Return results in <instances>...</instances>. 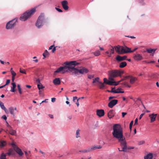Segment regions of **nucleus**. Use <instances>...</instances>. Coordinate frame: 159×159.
<instances>
[{"label":"nucleus","instance_id":"f257e3e1","mask_svg":"<svg viewBox=\"0 0 159 159\" xmlns=\"http://www.w3.org/2000/svg\"><path fill=\"white\" fill-rule=\"evenodd\" d=\"M112 134L113 137L118 139V142L126 141L122 128L120 124H115L113 125Z\"/></svg>","mask_w":159,"mask_h":159},{"label":"nucleus","instance_id":"f03ea898","mask_svg":"<svg viewBox=\"0 0 159 159\" xmlns=\"http://www.w3.org/2000/svg\"><path fill=\"white\" fill-rule=\"evenodd\" d=\"M64 64L66 66H60L57 70L54 71V73H59L64 70L65 72L71 71L72 66L74 65H78L80 63L76 61H66Z\"/></svg>","mask_w":159,"mask_h":159},{"label":"nucleus","instance_id":"7ed1b4c3","mask_svg":"<svg viewBox=\"0 0 159 159\" xmlns=\"http://www.w3.org/2000/svg\"><path fill=\"white\" fill-rule=\"evenodd\" d=\"M35 11V8H33L30 10L26 11L20 17V20L22 21H25L33 15Z\"/></svg>","mask_w":159,"mask_h":159},{"label":"nucleus","instance_id":"20e7f679","mask_svg":"<svg viewBox=\"0 0 159 159\" xmlns=\"http://www.w3.org/2000/svg\"><path fill=\"white\" fill-rule=\"evenodd\" d=\"M122 73H123L122 71L117 70L110 71L108 73V75L109 76L108 79L110 80H114L113 78L116 77L118 76H120Z\"/></svg>","mask_w":159,"mask_h":159},{"label":"nucleus","instance_id":"39448f33","mask_svg":"<svg viewBox=\"0 0 159 159\" xmlns=\"http://www.w3.org/2000/svg\"><path fill=\"white\" fill-rule=\"evenodd\" d=\"M45 22V19L44 14L41 13L37 20L35 25L38 28H40L43 25Z\"/></svg>","mask_w":159,"mask_h":159},{"label":"nucleus","instance_id":"423d86ee","mask_svg":"<svg viewBox=\"0 0 159 159\" xmlns=\"http://www.w3.org/2000/svg\"><path fill=\"white\" fill-rule=\"evenodd\" d=\"M17 21L16 18H15L8 22L6 25L7 29H10L13 28L16 25V23Z\"/></svg>","mask_w":159,"mask_h":159},{"label":"nucleus","instance_id":"0eeeda50","mask_svg":"<svg viewBox=\"0 0 159 159\" xmlns=\"http://www.w3.org/2000/svg\"><path fill=\"white\" fill-rule=\"evenodd\" d=\"M11 145L12 146L14 150L20 156H22L24 153L22 152L21 150L20 149L17 145L14 143H12Z\"/></svg>","mask_w":159,"mask_h":159},{"label":"nucleus","instance_id":"6e6552de","mask_svg":"<svg viewBox=\"0 0 159 159\" xmlns=\"http://www.w3.org/2000/svg\"><path fill=\"white\" fill-rule=\"evenodd\" d=\"M120 143V146L122 148V150H120L119 148H118L119 151L120 152H127V144L126 141L119 142Z\"/></svg>","mask_w":159,"mask_h":159},{"label":"nucleus","instance_id":"1a4fd4ad","mask_svg":"<svg viewBox=\"0 0 159 159\" xmlns=\"http://www.w3.org/2000/svg\"><path fill=\"white\" fill-rule=\"evenodd\" d=\"M115 49L116 52L119 54L124 53V47L118 45L115 47Z\"/></svg>","mask_w":159,"mask_h":159},{"label":"nucleus","instance_id":"9d476101","mask_svg":"<svg viewBox=\"0 0 159 159\" xmlns=\"http://www.w3.org/2000/svg\"><path fill=\"white\" fill-rule=\"evenodd\" d=\"M9 111L10 113L12 115L13 117H14L15 115L17 113L18 111L16 107H10L9 108Z\"/></svg>","mask_w":159,"mask_h":159},{"label":"nucleus","instance_id":"9b49d317","mask_svg":"<svg viewBox=\"0 0 159 159\" xmlns=\"http://www.w3.org/2000/svg\"><path fill=\"white\" fill-rule=\"evenodd\" d=\"M80 69H79V73L81 74H84L88 73L89 72V70L86 68L83 67H80Z\"/></svg>","mask_w":159,"mask_h":159},{"label":"nucleus","instance_id":"f8f14e48","mask_svg":"<svg viewBox=\"0 0 159 159\" xmlns=\"http://www.w3.org/2000/svg\"><path fill=\"white\" fill-rule=\"evenodd\" d=\"M117 100H112L109 103L108 106L110 108H112L117 103Z\"/></svg>","mask_w":159,"mask_h":159},{"label":"nucleus","instance_id":"ddd939ff","mask_svg":"<svg viewBox=\"0 0 159 159\" xmlns=\"http://www.w3.org/2000/svg\"><path fill=\"white\" fill-rule=\"evenodd\" d=\"M68 4V2L66 0H64L61 2V4L62 7L65 10H68L69 8Z\"/></svg>","mask_w":159,"mask_h":159},{"label":"nucleus","instance_id":"4468645a","mask_svg":"<svg viewBox=\"0 0 159 159\" xmlns=\"http://www.w3.org/2000/svg\"><path fill=\"white\" fill-rule=\"evenodd\" d=\"M105 112L103 110H97L96 111L97 115L99 117H101L104 115Z\"/></svg>","mask_w":159,"mask_h":159},{"label":"nucleus","instance_id":"2eb2a0df","mask_svg":"<svg viewBox=\"0 0 159 159\" xmlns=\"http://www.w3.org/2000/svg\"><path fill=\"white\" fill-rule=\"evenodd\" d=\"M104 83L110 85H114L115 81L113 80H108L106 78H104L103 79Z\"/></svg>","mask_w":159,"mask_h":159},{"label":"nucleus","instance_id":"dca6fc26","mask_svg":"<svg viewBox=\"0 0 159 159\" xmlns=\"http://www.w3.org/2000/svg\"><path fill=\"white\" fill-rule=\"evenodd\" d=\"M77 65H74L72 66V67L71 69V70H73L72 74H75L76 76H77L78 75V73H79V69L77 68H75V67L77 66Z\"/></svg>","mask_w":159,"mask_h":159},{"label":"nucleus","instance_id":"f3484780","mask_svg":"<svg viewBox=\"0 0 159 159\" xmlns=\"http://www.w3.org/2000/svg\"><path fill=\"white\" fill-rule=\"evenodd\" d=\"M125 79H128L130 78V82L131 84H133L137 80V79L134 77H133L129 75L125 77Z\"/></svg>","mask_w":159,"mask_h":159},{"label":"nucleus","instance_id":"a211bd4d","mask_svg":"<svg viewBox=\"0 0 159 159\" xmlns=\"http://www.w3.org/2000/svg\"><path fill=\"white\" fill-rule=\"evenodd\" d=\"M127 57L126 56L121 57L120 55H117L116 57V60L118 61H120L125 60Z\"/></svg>","mask_w":159,"mask_h":159},{"label":"nucleus","instance_id":"6ab92c4d","mask_svg":"<svg viewBox=\"0 0 159 159\" xmlns=\"http://www.w3.org/2000/svg\"><path fill=\"white\" fill-rule=\"evenodd\" d=\"M157 115V114H154L153 113L150 114L149 115V116L150 117L151 119V123H152L155 120Z\"/></svg>","mask_w":159,"mask_h":159},{"label":"nucleus","instance_id":"aec40b11","mask_svg":"<svg viewBox=\"0 0 159 159\" xmlns=\"http://www.w3.org/2000/svg\"><path fill=\"white\" fill-rule=\"evenodd\" d=\"M134 58L135 60L139 61L142 60L143 59V57L140 54H137L134 57Z\"/></svg>","mask_w":159,"mask_h":159},{"label":"nucleus","instance_id":"412c9836","mask_svg":"<svg viewBox=\"0 0 159 159\" xmlns=\"http://www.w3.org/2000/svg\"><path fill=\"white\" fill-rule=\"evenodd\" d=\"M12 86L11 87L10 91L12 92H14L16 91V85L15 82H13L11 83Z\"/></svg>","mask_w":159,"mask_h":159},{"label":"nucleus","instance_id":"4be33fe9","mask_svg":"<svg viewBox=\"0 0 159 159\" xmlns=\"http://www.w3.org/2000/svg\"><path fill=\"white\" fill-rule=\"evenodd\" d=\"M7 131H8L9 134L12 135H15L16 134V131L13 129L12 128L9 129V130H7L6 132Z\"/></svg>","mask_w":159,"mask_h":159},{"label":"nucleus","instance_id":"5701e85b","mask_svg":"<svg viewBox=\"0 0 159 159\" xmlns=\"http://www.w3.org/2000/svg\"><path fill=\"white\" fill-rule=\"evenodd\" d=\"M152 154L151 153H149L144 156V159H152Z\"/></svg>","mask_w":159,"mask_h":159},{"label":"nucleus","instance_id":"b1692460","mask_svg":"<svg viewBox=\"0 0 159 159\" xmlns=\"http://www.w3.org/2000/svg\"><path fill=\"white\" fill-rule=\"evenodd\" d=\"M0 107L6 113H7L8 112V110L4 106V103L2 102H0Z\"/></svg>","mask_w":159,"mask_h":159},{"label":"nucleus","instance_id":"393cba45","mask_svg":"<svg viewBox=\"0 0 159 159\" xmlns=\"http://www.w3.org/2000/svg\"><path fill=\"white\" fill-rule=\"evenodd\" d=\"M53 83L55 85H59L61 83V81L59 78H56L53 80Z\"/></svg>","mask_w":159,"mask_h":159},{"label":"nucleus","instance_id":"a878e982","mask_svg":"<svg viewBox=\"0 0 159 159\" xmlns=\"http://www.w3.org/2000/svg\"><path fill=\"white\" fill-rule=\"evenodd\" d=\"M113 111V110H110L107 114L108 117L109 118H112L114 116Z\"/></svg>","mask_w":159,"mask_h":159},{"label":"nucleus","instance_id":"bb28decb","mask_svg":"<svg viewBox=\"0 0 159 159\" xmlns=\"http://www.w3.org/2000/svg\"><path fill=\"white\" fill-rule=\"evenodd\" d=\"M25 153L26 156V159H30V157L31 156V152L30 151H29L28 152L25 151Z\"/></svg>","mask_w":159,"mask_h":159},{"label":"nucleus","instance_id":"cd10ccee","mask_svg":"<svg viewBox=\"0 0 159 159\" xmlns=\"http://www.w3.org/2000/svg\"><path fill=\"white\" fill-rule=\"evenodd\" d=\"M157 50V48L155 49H151L150 48L147 49V52L149 53H154L155 51Z\"/></svg>","mask_w":159,"mask_h":159},{"label":"nucleus","instance_id":"c85d7f7f","mask_svg":"<svg viewBox=\"0 0 159 159\" xmlns=\"http://www.w3.org/2000/svg\"><path fill=\"white\" fill-rule=\"evenodd\" d=\"M108 92H111V93H124V91L122 92H119L116 91V90L114 89V88H112L111 90H107Z\"/></svg>","mask_w":159,"mask_h":159},{"label":"nucleus","instance_id":"c756f323","mask_svg":"<svg viewBox=\"0 0 159 159\" xmlns=\"http://www.w3.org/2000/svg\"><path fill=\"white\" fill-rule=\"evenodd\" d=\"M7 144V143L6 141H1L0 142V148H2L5 146H6Z\"/></svg>","mask_w":159,"mask_h":159},{"label":"nucleus","instance_id":"7c9ffc66","mask_svg":"<svg viewBox=\"0 0 159 159\" xmlns=\"http://www.w3.org/2000/svg\"><path fill=\"white\" fill-rule=\"evenodd\" d=\"M127 65L126 62L125 61H123L121 62L119 65V67L120 68H123L125 66Z\"/></svg>","mask_w":159,"mask_h":159},{"label":"nucleus","instance_id":"2f4dec72","mask_svg":"<svg viewBox=\"0 0 159 159\" xmlns=\"http://www.w3.org/2000/svg\"><path fill=\"white\" fill-rule=\"evenodd\" d=\"M131 51L130 48L125 47H124V53L131 52H128L129 51Z\"/></svg>","mask_w":159,"mask_h":159},{"label":"nucleus","instance_id":"473e14b6","mask_svg":"<svg viewBox=\"0 0 159 159\" xmlns=\"http://www.w3.org/2000/svg\"><path fill=\"white\" fill-rule=\"evenodd\" d=\"M6 154L3 152L0 155V159H6Z\"/></svg>","mask_w":159,"mask_h":159},{"label":"nucleus","instance_id":"72a5a7b5","mask_svg":"<svg viewBox=\"0 0 159 159\" xmlns=\"http://www.w3.org/2000/svg\"><path fill=\"white\" fill-rule=\"evenodd\" d=\"M49 54V52H48V51L47 50H46L43 53V55L44 57L43 59H44L45 57H46V56H48Z\"/></svg>","mask_w":159,"mask_h":159},{"label":"nucleus","instance_id":"f704fd0d","mask_svg":"<svg viewBox=\"0 0 159 159\" xmlns=\"http://www.w3.org/2000/svg\"><path fill=\"white\" fill-rule=\"evenodd\" d=\"M80 130L79 129H78L76 131V138H78L80 137Z\"/></svg>","mask_w":159,"mask_h":159},{"label":"nucleus","instance_id":"c9c22d12","mask_svg":"<svg viewBox=\"0 0 159 159\" xmlns=\"http://www.w3.org/2000/svg\"><path fill=\"white\" fill-rule=\"evenodd\" d=\"M37 86L38 89L39 90L42 89H43L44 88V87L43 86L41 83H40V84H38L37 85Z\"/></svg>","mask_w":159,"mask_h":159},{"label":"nucleus","instance_id":"e433bc0d","mask_svg":"<svg viewBox=\"0 0 159 159\" xmlns=\"http://www.w3.org/2000/svg\"><path fill=\"white\" fill-rule=\"evenodd\" d=\"M13 151L12 149L11 148L10 149L8 150V152L6 153V155H11L12 154Z\"/></svg>","mask_w":159,"mask_h":159},{"label":"nucleus","instance_id":"4c0bfd02","mask_svg":"<svg viewBox=\"0 0 159 159\" xmlns=\"http://www.w3.org/2000/svg\"><path fill=\"white\" fill-rule=\"evenodd\" d=\"M17 87L18 89V91L19 92V93L20 94H22V91H21V88H20V85L19 84H18L17 85Z\"/></svg>","mask_w":159,"mask_h":159},{"label":"nucleus","instance_id":"58836bf2","mask_svg":"<svg viewBox=\"0 0 159 159\" xmlns=\"http://www.w3.org/2000/svg\"><path fill=\"white\" fill-rule=\"evenodd\" d=\"M98 83L99 84V87L101 89H103L104 87L103 84L101 82H98Z\"/></svg>","mask_w":159,"mask_h":159},{"label":"nucleus","instance_id":"ea45409f","mask_svg":"<svg viewBox=\"0 0 159 159\" xmlns=\"http://www.w3.org/2000/svg\"><path fill=\"white\" fill-rule=\"evenodd\" d=\"M93 150H95L96 149H100L102 148V146H94V147H92Z\"/></svg>","mask_w":159,"mask_h":159},{"label":"nucleus","instance_id":"a19ab883","mask_svg":"<svg viewBox=\"0 0 159 159\" xmlns=\"http://www.w3.org/2000/svg\"><path fill=\"white\" fill-rule=\"evenodd\" d=\"M112 48V49H111L110 50V54L108 56L109 57H110L111 56L112 54H113L114 53V48L113 47H111Z\"/></svg>","mask_w":159,"mask_h":159},{"label":"nucleus","instance_id":"79ce46f5","mask_svg":"<svg viewBox=\"0 0 159 159\" xmlns=\"http://www.w3.org/2000/svg\"><path fill=\"white\" fill-rule=\"evenodd\" d=\"M133 123H134L133 121L132 120L131 121V122L129 124V129H130L131 130L132 129V125H133Z\"/></svg>","mask_w":159,"mask_h":159},{"label":"nucleus","instance_id":"37998d69","mask_svg":"<svg viewBox=\"0 0 159 159\" xmlns=\"http://www.w3.org/2000/svg\"><path fill=\"white\" fill-rule=\"evenodd\" d=\"M94 54L96 56H98L100 54V52L98 50L95 52Z\"/></svg>","mask_w":159,"mask_h":159},{"label":"nucleus","instance_id":"c03bdc74","mask_svg":"<svg viewBox=\"0 0 159 159\" xmlns=\"http://www.w3.org/2000/svg\"><path fill=\"white\" fill-rule=\"evenodd\" d=\"M20 72L21 73L26 74V72L24 70H22L21 68L20 69Z\"/></svg>","mask_w":159,"mask_h":159},{"label":"nucleus","instance_id":"a18cd8bd","mask_svg":"<svg viewBox=\"0 0 159 159\" xmlns=\"http://www.w3.org/2000/svg\"><path fill=\"white\" fill-rule=\"evenodd\" d=\"M79 152H82L83 153H85L88 152L87 149H84V150H80L79 151Z\"/></svg>","mask_w":159,"mask_h":159},{"label":"nucleus","instance_id":"49530a36","mask_svg":"<svg viewBox=\"0 0 159 159\" xmlns=\"http://www.w3.org/2000/svg\"><path fill=\"white\" fill-rule=\"evenodd\" d=\"M87 149L88 152H91L93 150L92 147L91 148H88Z\"/></svg>","mask_w":159,"mask_h":159},{"label":"nucleus","instance_id":"de8ad7c7","mask_svg":"<svg viewBox=\"0 0 159 159\" xmlns=\"http://www.w3.org/2000/svg\"><path fill=\"white\" fill-rule=\"evenodd\" d=\"M88 78L89 79H91L92 78H93L94 77V75H88Z\"/></svg>","mask_w":159,"mask_h":159},{"label":"nucleus","instance_id":"09e8293b","mask_svg":"<svg viewBox=\"0 0 159 159\" xmlns=\"http://www.w3.org/2000/svg\"><path fill=\"white\" fill-rule=\"evenodd\" d=\"M11 74L12 75V77H15L16 75V74L15 72L14 71H12L11 72Z\"/></svg>","mask_w":159,"mask_h":159},{"label":"nucleus","instance_id":"8fccbe9b","mask_svg":"<svg viewBox=\"0 0 159 159\" xmlns=\"http://www.w3.org/2000/svg\"><path fill=\"white\" fill-rule=\"evenodd\" d=\"M144 143V141H139L138 143V145H141L143 144Z\"/></svg>","mask_w":159,"mask_h":159},{"label":"nucleus","instance_id":"3c124183","mask_svg":"<svg viewBox=\"0 0 159 159\" xmlns=\"http://www.w3.org/2000/svg\"><path fill=\"white\" fill-rule=\"evenodd\" d=\"M55 9L57 11H59V12H62V11L61 9H60L57 7H55Z\"/></svg>","mask_w":159,"mask_h":159},{"label":"nucleus","instance_id":"603ef678","mask_svg":"<svg viewBox=\"0 0 159 159\" xmlns=\"http://www.w3.org/2000/svg\"><path fill=\"white\" fill-rule=\"evenodd\" d=\"M80 99V98H79L78 99H77L76 102H75V104L77 105V106L78 107L79 105V103L78 100Z\"/></svg>","mask_w":159,"mask_h":159},{"label":"nucleus","instance_id":"864d4df0","mask_svg":"<svg viewBox=\"0 0 159 159\" xmlns=\"http://www.w3.org/2000/svg\"><path fill=\"white\" fill-rule=\"evenodd\" d=\"M2 118L4 120H6L7 119V117L5 115H3L2 117Z\"/></svg>","mask_w":159,"mask_h":159},{"label":"nucleus","instance_id":"5fc2aeb1","mask_svg":"<svg viewBox=\"0 0 159 159\" xmlns=\"http://www.w3.org/2000/svg\"><path fill=\"white\" fill-rule=\"evenodd\" d=\"M39 152H40L42 154H43L44 155L43 157H45V153L44 152H43L41 150H40Z\"/></svg>","mask_w":159,"mask_h":159},{"label":"nucleus","instance_id":"6e6d98bb","mask_svg":"<svg viewBox=\"0 0 159 159\" xmlns=\"http://www.w3.org/2000/svg\"><path fill=\"white\" fill-rule=\"evenodd\" d=\"M94 79V80H95V81H96V82H99V77H97V78H95V79Z\"/></svg>","mask_w":159,"mask_h":159},{"label":"nucleus","instance_id":"4d7b16f0","mask_svg":"<svg viewBox=\"0 0 159 159\" xmlns=\"http://www.w3.org/2000/svg\"><path fill=\"white\" fill-rule=\"evenodd\" d=\"M10 80L9 79L7 80L6 82V85H8L10 83Z\"/></svg>","mask_w":159,"mask_h":159},{"label":"nucleus","instance_id":"13d9d810","mask_svg":"<svg viewBox=\"0 0 159 159\" xmlns=\"http://www.w3.org/2000/svg\"><path fill=\"white\" fill-rule=\"evenodd\" d=\"M116 98V96H110L109 98V100H110L111 99Z\"/></svg>","mask_w":159,"mask_h":159},{"label":"nucleus","instance_id":"bf43d9fd","mask_svg":"<svg viewBox=\"0 0 159 159\" xmlns=\"http://www.w3.org/2000/svg\"><path fill=\"white\" fill-rule=\"evenodd\" d=\"M134 148V147H127V149H133Z\"/></svg>","mask_w":159,"mask_h":159},{"label":"nucleus","instance_id":"052dcab7","mask_svg":"<svg viewBox=\"0 0 159 159\" xmlns=\"http://www.w3.org/2000/svg\"><path fill=\"white\" fill-rule=\"evenodd\" d=\"M120 82V81H118L117 82H115V83L114 84V85L116 86V85H118Z\"/></svg>","mask_w":159,"mask_h":159},{"label":"nucleus","instance_id":"680f3d73","mask_svg":"<svg viewBox=\"0 0 159 159\" xmlns=\"http://www.w3.org/2000/svg\"><path fill=\"white\" fill-rule=\"evenodd\" d=\"M144 113H142V114H141L139 116V120H140L141 118H142V117H143V116L144 115Z\"/></svg>","mask_w":159,"mask_h":159},{"label":"nucleus","instance_id":"e2e57ef3","mask_svg":"<svg viewBox=\"0 0 159 159\" xmlns=\"http://www.w3.org/2000/svg\"><path fill=\"white\" fill-rule=\"evenodd\" d=\"M56 100V98H52L51 99V101L52 102H54Z\"/></svg>","mask_w":159,"mask_h":159},{"label":"nucleus","instance_id":"0e129e2a","mask_svg":"<svg viewBox=\"0 0 159 159\" xmlns=\"http://www.w3.org/2000/svg\"><path fill=\"white\" fill-rule=\"evenodd\" d=\"M127 113L126 112H122V117H124L125 115Z\"/></svg>","mask_w":159,"mask_h":159},{"label":"nucleus","instance_id":"69168bd1","mask_svg":"<svg viewBox=\"0 0 159 159\" xmlns=\"http://www.w3.org/2000/svg\"><path fill=\"white\" fill-rule=\"evenodd\" d=\"M48 100V99H45V100L43 101L42 102L40 103L39 105H40L42 103L45 102H47L46 101V100Z\"/></svg>","mask_w":159,"mask_h":159},{"label":"nucleus","instance_id":"338daca9","mask_svg":"<svg viewBox=\"0 0 159 159\" xmlns=\"http://www.w3.org/2000/svg\"><path fill=\"white\" fill-rule=\"evenodd\" d=\"M48 116H49V117L51 118H53V115H51V114H49Z\"/></svg>","mask_w":159,"mask_h":159},{"label":"nucleus","instance_id":"774afa93","mask_svg":"<svg viewBox=\"0 0 159 159\" xmlns=\"http://www.w3.org/2000/svg\"><path fill=\"white\" fill-rule=\"evenodd\" d=\"M77 98V97L76 96L74 97H73V101L75 102V100Z\"/></svg>","mask_w":159,"mask_h":159}]
</instances>
